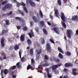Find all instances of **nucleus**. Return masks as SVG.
Listing matches in <instances>:
<instances>
[{"mask_svg":"<svg viewBox=\"0 0 78 78\" xmlns=\"http://www.w3.org/2000/svg\"><path fill=\"white\" fill-rule=\"evenodd\" d=\"M16 68V66H11L10 68V69L11 70V69H12V70H14Z\"/></svg>","mask_w":78,"mask_h":78,"instance_id":"c9c22d12","label":"nucleus"},{"mask_svg":"<svg viewBox=\"0 0 78 78\" xmlns=\"http://www.w3.org/2000/svg\"><path fill=\"white\" fill-rule=\"evenodd\" d=\"M63 1L64 3H67V0H63Z\"/></svg>","mask_w":78,"mask_h":78,"instance_id":"69168bd1","label":"nucleus"},{"mask_svg":"<svg viewBox=\"0 0 78 78\" xmlns=\"http://www.w3.org/2000/svg\"><path fill=\"white\" fill-rule=\"evenodd\" d=\"M34 64H35V61L34 60V59L32 58L31 59V64L34 65Z\"/></svg>","mask_w":78,"mask_h":78,"instance_id":"473e14b6","label":"nucleus"},{"mask_svg":"<svg viewBox=\"0 0 78 78\" xmlns=\"http://www.w3.org/2000/svg\"><path fill=\"white\" fill-rule=\"evenodd\" d=\"M12 77L13 78H16V77L17 76V75H12Z\"/></svg>","mask_w":78,"mask_h":78,"instance_id":"bf43d9fd","label":"nucleus"},{"mask_svg":"<svg viewBox=\"0 0 78 78\" xmlns=\"http://www.w3.org/2000/svg\"><path fill=\"white\" fill-rule=\"evenodd\" d=\"M32 18L35 23H37V22H38V20H37V18L36 16H34L32 17Z\"/></svg>","mask_w":78,"mask_h":78,"instance_id":"393cba45","label":"nucleus"},{"mask_svg":"<svg viewBox=\"0 0 78 78\" xmlns=\"http://www.w3.org/2000/svg\"><path fill=\"white\" fill-rule=\"evenodd\" d=\"M64 39L65 41H67V37H66V36L65 35L64 36Z\"/></svg>","mask_w":78,"mask_h":78,"instance_id":"e2e57ef3","label":"nucleus"},{"mask_svg":"<svg viewBox=\"0 0 78 78\" xmlns=\"http://www.w3.org/2000/svg\"><path fill=\"white\" fill-rule=\"evenodd\" d=\"M8 32V30H2L1 35H4V34H6Z\"/></svg>","mask_w":78,"mask_h":78,"instance_id":"a211bd4d","label":"nucleus"},{"mask_svg":"<svg viewBox=\"0 0 78 78\" xmlns=\"http://www.w3.org/2000/svg\"><path fill=\"white\" fill-rule=\"evenodd\" d=\"M8 72V69H5L4 71V73L5 75H7Z\"/></svg>","mask_w":78,"mask_h":78,"instance_id":"72a5a7b5","label":"nucleus"},{"mask_svg":"<svg viewBox=\"0 0 78 78\" xmlns=\"http://www.w3.org/2000/svg\"><path fill=\"white\" fill-rule=\"evenodd\" d=\"M8 3V1L5 0L3 2H2L1 3L2 5H5V4H6Z\"/></svg>","mask_w":78,"mask_h":78,"instance_id":"e433bc0d","label":"nucleus"},{"mask_svg":"<svg viewBox=\"0 0 78 78\" xmlns=\"http://www.w3.org/2000/svg\"><path fill=\"white\" fill-rule=\"evenodd\" d=\"M19 12L22 15V16H24V12H21V11H20V10H19Z\"/></svg>","mask_w":78,"mask_h":78,"instance_id":"c03bdc74","label":"nucleus"},{"mask_svg":"<svg viewBox=\"0 0 78 78\" xmlns=\"http://www.w3.org/2000/svg\"><path fill=\"white\" fill-rule=\"evenodd\" d=\"M19 48V46L17 44H16L14 47V49L15 50H17Z\"/></svg>","mask_w":78,"mask_h":78,"instance_id":"cd10ccee","label":"nucleus"},{"mask_svg":"<svg viewBox=\"0 0 78 78\" xmlns=\"http://www.w3.org/2000/svg\"><path fill=\"white\" fill-rule=\"evenodd\" d=\"M61 66H62L61 63H59L57 65H53L52 66L51 69L53 72L55 73V74H58L59 73V71L58 70H56V69L58 67H60Z\"/></svg>","mask_w":78,"mask_h":78,"instance_id":"f03ea898","label":"nucleus"},{"mask_svg":"<svg viewBox=\"0 0 78 78\" xmlns=\"http://www.w3.org/2000/svg\"><path fill=\"white\" fill-rule=\"evenodd\" d=\"M1 55H3V56H5V55H6L3 52H2L1 53Z\"/></svg>","mask_w":78,"mask_h":78,"instance_id":"680f3d73","label":"nucleus"},{"mask_svg":"<svg viewBox=\"0 0 78 78\" xmlns=\"http://www.w3.org/2000/svg\"><path fill=\"white\" fill-rule=\"evenodd\" d=\"M19 55L20 56V58H21V56L22 55V53H21V51H20V50L19 51Z\"/></svg>","mask_w":78,"mask_h":78,"instance_id":"8fccbe9b","label":"nucleus"},{"mask_svg":"<svg viewBox=\"0 0 78 78\" xmlns=\"http://www.w3.org/2000/svg\"><path fill=\"white\" fill-rule=\"evenodd\" d=\"M32 18L35 23H37V22H38V20H37V18L36 16H34L32 17Z\"/></svg>","mask_w":78,"mask_h":78,"instance_id":"a878e982","label":"nucleus"},{"mask_svg":"<svg viewBox=\"0 0 78 78\" xmlns=\"http://www.w3.org/2000/svg\"><path fill=\"white\" fill-rule=\"evenodd\" d=\"M44 60H48V57L47 55H45L44 56Z\"/></svg>","mask_w":78,"mask_h":78,"instance_id":"ea45409f","label":"nucleus"},{"mask_svg":"<svg viewBox=\"0 0 78 78\" xmlns=\"http://www.w3.org/2000/svg\"><path fill=\"white\" fill-rule=\"evenodd\" d=\"M42 30L45 35H47V34H48V32H47V31L45 28H43L42 29Z\"/></svg>","mask_w":78,"mask_h":78,"instance_id":"5701e85b","label":"nucleus"},{"mask_svg":"<svg viewBox=\"0 0 78 78\" xmlns=\"http://www.w3.org/2000/svg\"><path fill=\"white\" fill-rule=\"evenodd\" d=\"M49 17L51 18V19H53V16H51V15H49Z\"/></svg>","mask_w":78,"mask_h":78,"instance_id":"0e129e2a","label":"nucleus"},{"mask_svg":"<svg viewBox=\"0 0 78 78\" xmlns=\"http://www.w3.org/2000/svg\"><path fill=\"white\" fill-rule=\"evenodd\" d=\"M49 41H50V42H51V43L52 44H55V41H54L53 40V39L50 38L49 39Z\"/></svg>","mask_w":78,"mask_h":78,"instance_id":"a18cd8bd","label":"nucleus"},{"mask_svg":"<svg viewBox=\"0 0 78 78\" xmlns=\"http://www.w3.org/2000/svg\"><path fill=\"white\" fill-rule=\"evenodd\" d=\"M42 65H40L38 66V69H42Z\"/></svg>","mask_w":78,"mask_h":78,"instance_id":"09e8293b","label":"nucleus"},{"mask_svg":"<svg viewBox=\"0 0 78 78\" xmlns=\"http://www.w3.org/2000/svg\"><path fill=\"white\" fill-rule=\"evenodd\" d=\"M36 52H37V54H38V55H40V54H41V53L42 52V49H41L39 50L36 49Z\"/></svg>","mask_w":78,"mask_h":78,"instance_id":"b1692460","label":"nucleus"},{"mask_svg":"<svg viewBox=\"0 0 78 78\" xmlns=\"http://www.w3.org/2000/svg\"><path fill=\"white\" fill-rule=\"evenodd\" d=\"M27 42L28 45H31V44H32V42H31V41L30 39L27 40Z\"/></svg>","mask_w":78,"mask_h":78,"instance_id":"6ab92c4d","label":"nucleus"},{"mask_svg":"<svg viewBox=\"0 0 78 78\" xmlns=\"http://www.w3.org/2000/svg\"><path fill=\"white\" fill-rule=\"evenodd\" d=\"M12 12H10L7 13L6 14L7 16H9L11 15V14H12Z\"/></svg>","mask_w":78,"mask_h":78,"instance_id":"de8ad7c7","label":"nucleus"},{"mask_svg":"<svg viewBox=\"0 0 78 78\" xmlns=\"http://www.w3.org/2000/svg\"><path fill=\"white\" fill-rule=\"evenodd\" d=\"M23 30H24V31H27L28 30V28L27 27L24 26L23 28Z\"/></svg>","mask_w":78,"mask_h":78,"instance_id":"79ce46f5","label":"nucleus"},{"mask_svg":"<svg viewBox=\"0 0 78 78\" xmlns=\"http://www.w3.org/2000/svg\"><path fill=\"white\" fill-rule=\"evenodd\" d=\"M27 3H30V5L32 7H35V3L34 2H32L31 0H27Z\"/></svg>","mask_w":78,"mask_h":78,"instance_id":"6e6552de","label":"nucleus"},{"mask_svg":"<svg viewBox=\"0 0 78 78\" xmlns=\"http://www.w3.org/2000/svg\"><path fill=\"white\" fill-rule=\"evenodd\" d=\"M5 7L8 9H10L12 8V5L9 3H8L5 5Z\"/></svg>","mask_w":78,"mask_h":78,"instance_id":"4468645a","label":"nucleus"},{"mask_svg":"<svg viewBox=\"0 0 78 78\" xmlns=\"http://www.w3.org/2000/svg\"><path fill=\"white\" fill-rule=\"evenodd\" d=\"M30 54L31 56L33 55V48L30 49Z\"/></svg>","mask_w":78,"mask_h":78,"instance_id":"c85d7f7f","label":"nucleus"},{"mask_svg":"<svg viewBox=\"0 0 78 78\" xmlns=\"http://www.w3.org/2000/svg\"><path fill=\"white\" fill-rule=\"evenodd\" d=\"M41 42L42 44H44L45 43V40H44V38H41Z\"/></svg>","mask_w":78,"mask_h":78,"instance_id":"7c9ffc66","label":"nucleus"},{"mask_svg":"<svg viewBox=\"0 0 78 78\" xmlns=\"http://www.w3.org/2000/svg\"><path fill=\"white\" fill-rule=\"evenodd\" d=\"M4 40L5 39H4L3 37H2L1 40V45L2 47H5V44Z\"/></svg>","mask_w":78,"mask_h":78,"instance_id":"1a4fd4ad","label":"nucleus"},{"mask_svg":"<svg viewBox=\"0 0 78 78\" xmlns=\"http://www.w3.org/2000/svg\"><path fill=\"white\" fill-rule=\"evenodd\" d=\"M75 34V35H78V29L76 30Z\"/></svg>","mask_w":78,"mask_h":78,"instance_id":"13d9d810","label":"nucleus"},{"mask_svg":"<svg viewBox=\"0 0 78 78\" xmlns=\"http://www.w3.org/2000/svg\"><path fill=\"white\" fill-rule=\"evenodd\" d=\"M39 14L41 18H43V14H42V12L41 10L40 11Z\"/></svg>","mask_w":78,"mask_h":78,"instance_id":"c756f323","label":"nucleus"},{"mask_svg":"<svg viewBox=\"0 0 78 78\" xmlns=\"http://www.w3.org/2000/svg\"><path fill=\"white\" fill-rule=\"evenodd\" d=\"M40 23L41 25V26H42L43 27H44V28H46V25H45V23L44 22V21H40Z\"/></svg>","mask_w":78,"mask_h":78,"instance_id":"f3484780","label":"nucleus"},{"mask_svg":"<svg viewBox=\"0 0 78 78\" xmlns=\"http://www.w3.org/2000/svg\"><path fill=\"white\" fill-rule=\"evenodd\" d=\"M67 33L66 34L68 37L69 38H71V36L73 34L72 31L70 30H67Z\"/></svg>","mask_w":78,"mask_h":78,"instance_id":"7ed1b4c3","label":"nucleus"},{"mask_svg":"<svg viewBox=\"0 0 78 78\" xmlns=\"http://www.w3.org/2000/svg\"><path fill=\"white\" fill-rule=\"evenodd\" d=\"M58 57L60 58H63V56L61 54V53H59L58 54Z\"/></svg>","mask_w":78,"mask_h":78,"instance_id":"58836bf2","label":"nucleus"},{"mask_svg":"<svg viewBox=\"0 0 78 78\" xmlns=\"http://www.w3.org/2000/svg\"><path fill=\"white\" fill-rule=\"evenodd\" d=\"M78 16L77 15H75L72 16L71 19L73 21H76L78 20Z\"/></svg>","mask_w":78,"mask_h":78,"instance_id":"ddd939ff","label":"nucleus"},{"mask_svg":"<svg viewBox=\"0 0 78 78\" xmlns=\"http://www.w3.org/2000/svg\"><path fill=\"white\" fill-rule=\"evenodd\" d=\"M65 55H67V56H71L72 53L69 51H67L65 52Z\"/></svg>","mask_w":78,"mask_h":78,"instance_id":"bb28decb","label":"nucleus"},{"mask_svg":"<svg viewBox=\"0 0 78 78\" xmlns=\"http://www.w3.org/2000/svg\"><path fill=\"white\" fill-rule=\"evenodd\" d=\"M57 3L60 6L61 5L62 3L61 0H57Z\"/></svg>","mask_w":78,"mask_h":78,"instance_id":"a19ab883","label":"nucleus"},{"mask_svg":"<svg viewBox=\"0 0 78 78\" xmlns=\"http://www.w3.org/2000/svg\"><path fill=\"white\" fill-rule=\"evenodd\" d=\"M6 8H7L6 7H5V5L4 7H3L2 8V9L3 10V11H6Z\"/></svg>","mask_w":78,"mask_h":78,"instance_id":"3c124183","label":"nucleus"},{"mask_svg":"<svg viewBox=\"0 0 78 78\" xmlns=\"http://www.w3.org/2000/svg\"><path fill=\"white\" fill-rule=\"evenodd\" d=\"M10 75H12V76L13 75H14V71L11 72L10 73Z\"/></svg>","mask_w":78,"mask_h":78,"instance_id":"052dcab7","label":"nucleus"},{"mask_svg":"<svg viewBox=\"0 0 78 78\" xmlns=\"http://www.w3.org/2000/svg\"><path fill=\"white\" fill-rule=\"evenodd\" d=\"M21 5L24 6V7H23V10L26 13H28V11L27 10V7H25V5H26L23 2H22L21 3Z\"/></svg>","mask_w":78,"mask_h":78,"instance_id":"39448f33","label":"nucleus"},{"mask_svg":"<svg viewBox=\"0 0 78 78\" xmlns=\"http://www.w3.org/2000/svg\"><path fill=\"white\" fill-rule=\"evenodd\" d=\"M63 78H68V76H64L63 77Z\"/></svg>","mask_w":78,"mask_h":78,"instance_id":"774afa93","label":"nucleus"},{"mask_svg":"<svg viewBox=\"0 0 78 78\" xmlns=\"http://www.w3.org/2000/svg\"><path fill=\"white\" fill-rule=\"evenodd\" d=\"M60 17L63 21H62V26L64 28H66L67 27V26L66 24V23L65 22H66V17L65 16V15L64 13L61 12L60 13Z\"/></svg>","mask_w":78,"mask_h":78,"instance_id":"f257e3e1","label":"nucleus"},{"mask_svg":"<svg viewBox=\"0 0 78 78\" xmlns=\"http://www.w3.org/2000/svg\"><path fill=\"white\" fill-rule=\"evenodd\" d=\"M73 65L71 63H66L65 64V66L66 67H73Z\"/></svg>","mask_w":78,"mask_h":78,"instance_id":"9b49d317","label":"nucleus"},{"mask_svg":"<svg viewBox=\"0 0 78 78\" xmlns=\"http://www.w3.org/2000/svg\"><path fill=\"white\" fill-rule=\"evenodd\" d=\"M25 34H22L20 37V41L21 42H23L25 41Z\"/></svg>","mask_w":78,"mask_h":78,"instance_id":"9d476101","label":"nucleus"},{"mask_svg":"<svg viewBox=\"0 0 78 78\" xmlns=\"http://www.w3.org/2000/svg\"><path fill=\"white\" fill-rule=\"evenodd\" d=\"M47 75L48 76V78H52L51 75L50 74L49 71L48 70H47Z\"/></svg>","mask_w":78,"mask_h":78,"instance_id":"aec40b11","label":"nucleus"},{"mask_svg":"<svg viewBox=\"0 0 78 78\" xmlns=\"http://www.w3.org/2000/svg\"><path fill=\"white\" fill-rule=\"evenodd\" d=\"M63 70L65 72H68V69H64Z\"/></svg>","mask_w":78,"mask_h":78,"instance_id":"6e6d98bb","label":"nucleus"},{"mask_svg":"<svg viewBox=\"0 0 78 78\" xmlns=\"http://www.w3.org/2000/svg\"><path fill=\"white\" fill-rule=\"evenodd\" d=\"M54 61L55 62H58V63L60 61L59 59L58 58H57L55 57H53Z\"/></svg>","mask_w":78,"mask_h":78,"instance_id":"412c9836","label":"nucleus"},{"mask_svg":"<svg viewBox=\"0 0 78 78\" xmlns=\"http://www.w3.org/2000/svg\"><path fill=\"white\" fill-rule=\"evenodd\" d=\"M35 29L37 32H38L39 31V28L38 27H36Z\"/></svg>","mask_w":78,"mask_h":78,"instance_id":"4d7b16f0","label":"nucleus"},{"mask_svg":"<svg viewBox=\"0 0 78 78\" xmlns=\"http://www.w3.org/2000/svg\"><path fill=\"white\" fill-rule=\"evenodd\" d=\"M52 29L56 33H57V34H59V32H60V31H59V28L57 27H55L53 28Z\"/></svg>","mask_w":78,"mask_h":78,"instance_id":"20e7f679","label":"nucleus"},{"mask_svg":"<svg viewBox=\"0 0 78 78\" xmlns=\"http://www.w3.org/2000/svg\"><path fill=\"white\" fill-rule=\"evenodd\" d=\"M25 57H24V56H23L21 58V61L22 62H25Z\"/></svg>","mask_w":78,"mask_h":78,"instance_id":"37998d69","label":"nucleus"},{"mask_svg":"<svg viewBox=\"0 0 78 78\" xmlns=\"http://www.w3.org/2000/svg\"><path fill=\"white\" fill-rule=\"evenodd\" d=\"M28 35L30 36V38H32V37H34V34L32 30H30V33H28Z\"/></svg>","mask_w":78,"mask_h":78,"instance_id":"f8f14e48","label":"nucleus"},{"mask_svg":"<svg viewBox=\"0 0 78 78\" xmlns=\"http://www.w3.org/2000/svg\"><path fill=\"white\" fill-rule=\"evenodd\" d=\"M16 66L19 69H20L21 67V66L20 65V62H18L16 63Z\"/></svg>","mask_w":78,"mask_h":78,"instance_id":"2f4dec72","label":"nucleus"},{"mask_svg":"<svg viewBox=\"0 0 78 78\" xmlns=\"http://www.w3.org/2000/svg\"><path fill=\"white\" fill-rule=\"evenodd\" d=\"M17 30H20L21 28V26H17Z\"/></svg>","mask_w":78,"mask_h":78,"instance_id":"5fc2aeb1","label":"nucleus"},{"mask_svg":"<svg viewBox=\"0 0 78 78\" xmlns=\"http://www.w3.org/2000/svg\"><path fill=\"white\" fill-rule=\"evenodd\" d=\"M47 46V50L48 51V52H49L50 53L51 52V46H50V45L49 43H47L46 44Z\"/></svg>","mask_w":78,"mask_h":78,"instance_id":"423d86ee","label":"nucleus"},{"mask_svg":"<svg viewBox=\"0 0 78 78\" xmlns=\"http://www.w3.org/2000/svg\"><path fill=\"white\" fill-rule=\"evenodd\" d=\"M55 15L56 17H59V13L58 12V9H56L55 10Z\"/></svg>","mask_w":78,"mask_h":78,"instance_id":"2eb2a0df","label":"nucleus"},{"mask_svg":"<svg viewBox=\"0 0 78 78\" xmlns=\"http://www.w3.org/2000/svg\"><path fill=\"white\" fill-rule=\"evenodd\" d=\"M77 69H72L73 74V75L76 76V75L78 74V73L75 72V71H77Z\"/></svg>","mask_w":78,"mask_h":78,"instance_id":"dca6fc26","label":"nucleus"},{"mask_svg":"<svg viewBox=\"0 0 78 78\" xmlns=\"http://www.w3.org/2000/svg\"><path fill=\"white\" fill-rule=\"evenodd\" d=\"M58 50L59 51V52H60V53H62V54H64V52L63 51H62V49L61 48L59 47H58Z\"/></svg>","mask_w":78,"mask_h":78,"instance_id":"4be33fe9","label":"nucleus"},{"mask_svg":"<svg viewBox=\"0 0 78 78\" xmlns=\"http://www.w3.org/2000/svg\"><path fill=\"white\" fill-rule=\"evenodd\" d=\"M33 67L31 66L30 65H28L27 67V70H28L30 69H31Z\"/></svg>","mask_w":78,"mask_h":78,"instance_id":"f704fd0d","label":"nucleus"},{"mask_svg":"<svg viewBox=\"0 0 78 78\" xmlns=\"http://www.w3.org/2000/svg\"><path fill=\"white\" fill-rule=\"evenodd\" d=\"M5 22H6V25H9V21H8V20H6L5 21Z\"/></svg>","mask_w":78,"mask_h":78,"instance_id":"603ef678","label":"nucleus"},{"mask_svg":"<svg viewBox=\"0 0 78 78\" xmlns=\"http://www.w3.org/2000/svg\"><path fill=\"white\" fill-rule=\"evenodd\" d=\"M30 26H33V22L31 21L30 23Z\"/></svg>","mask_w":78,"mask_h":78,"instance_id":"338daca9","label":"nucleus"},{"mask_svg":"<svg viewBox=\"0 0 78 78\" xmlns=\"http://www.w3.org/2000/svg\"><path fill=\"white\" fill-rule=\"evenodd\" d=\"M15 19L16 20H18L20 22H25V20L21 17H15Z\"/></svg>","mask_w":78,"mask_h":78,"instance_id":"0eeeda50","label":"nucleus"},{"mask_svg":"<svg viewBox=\"0 0 78 78\" xmlns=\"http://www.w3.org/2000/svg\"><path fill=\"white\" fill-rule=\"evenodd\" d=\"M40 56V55H36V58L37 59V60L39 59Z\"/></svg>","mask_w":78,"mask_h":78,"instance_id":"864d4df0","label":"nucleus"},{"mask_svg":"<svg viewBox=\"0 0 78 78\" xmlns=\"http://www.w3.org/2000/svg\"><path fill=\"white\" fill-rule=\"evenodd\" d=\"M16 4V6H17V7H19V6H20V3L19 2H17Z\"/></svg>","mask_w":78,"mask_h":78,"instance_id":"49530a36","label":"nucleus"},{"mask_svg":"<svg viewBox=\"0 0 78 78\" xmlns=\"http://www.w3.org/2000/svg\"><path fill=\"white\" fill-rule=\"evenodd\" d=\"M49 66V64L47 63L44 64L42 65V66H43V67H46V66Z\"/></svg>","mask_w":78,"mask_h":78,"instance_id":"4c0bfd02","label":"nucleus"}]
</instances>
